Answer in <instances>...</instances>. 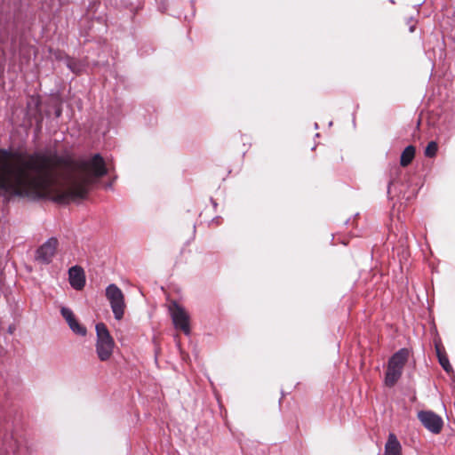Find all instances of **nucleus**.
I'll return each mask as SVG.
<instances>
[{
  "mask_svg": "<svg viewBox=\"0 0 455 455\" xmlns=\"http://www.w3.org/2000/svg\"><path fill=\"white\" fill-rule=\"evenodd\" d=\"M106 297L110 304L115 318L118 321L121 320L124 317L126 307L123 291L119 287L112 283L106 288Z\"/></svg>",
  "mask_w": 455,
  "mask_h": 455,
  "instance_id": "obj_4",
  "label": "nucleus"
},
{
  "mask_svg": "<svg viewBox=\"0 0 455 455\" xmlns=\"http://www.w3.org/2000/svg\"><path fill=\"white\" fill-rule=\"evenodd\" d=\"M58 245L59 241L56 237L49 238L36 250V259L49 264L55 255Z\"/></svg>",
  "mask_w": 455,
  "mask_h": 455,
  "instance_id": "obj_7",
  "label": "nucleus"
},
{
  "mask_svg": "<svg viewBox=\"0 0 455 455\" xmlns=\"http://www.w3.org/2000/svg\"><path fill=\"white\" fill-rule=\"evenodd\" d=\"M415 148L413 146H408L404 148V150L402 152L401 157H400V164L402 166H407L409 165L414 156H415Z\"/></svg>",
  "mask_w": 455,
  "mask_h": 455,
  "instance_id": "obj_11",
  "label": "nucleus"
},
{
  "mask_svg": "<svg viewBox=\"0 0 455 455\" xmlns=\"http://www.w3.org/2000/svg\"><path fill=\"white\" fill-rule=\"evenodd\" d=\"M436 354H437L439 363L442 365V367L443 368V370L448 373L451 372L452 368L449 362V359H448L447 355L443 352H442L440 347L437 346H436Z\"/></svg>",
  "mask_w": 455,
  "mask_h": 455,
  "instance_id": "obj_12",
  "label": "nucleus"
},
{
  "mask_svg": "<svg viewBox=\"0 0 455 455\" xmlns=\"http://www.w3.org/2000/svg\"><path fill=\"white\" fill-rule=\"evenodd\" d=\"M106 172L100 155L62 171L55 152L23 154L0 148V192L5 196L66 204L85 196L93 180Z\"/></svg>",
  "mask_w": 455,
  "mask_h": 455,
  "instance_id": "obj_1",
  "label": "nucleus"
},
{
  "mask_svg": "<svg viewBox=\"0 0 455 455\" xmlns=\"http://www.w3.org/2000/svg\"><path fill=\"white\" fill-rule=\"evenodd\" d=\"M95 329L97 356L101 362L108 361L113 355L115 341L104 323H97Z\"/></svg>",
  "mask_w": 455,
  "mask_h": 455,
  "instance_id": "obj_2",
  "label": "nucleus"
},
{
  "mask_svg": "<svg viewBox=\"0 0 455 455\" xmlns=\"http://www.w3.org/2000/svg\"><path fill=\"white\" fill-rule=\"evenodd\" d=\"M170 313L175 327L188 335L190 332L189 316L185 309L176 302H172L170 306Z\"/></svg>",
  "mask_w": 455,
  "mask_h": 455,
  "instance_id": "obj_5",
  "label": "nucleus"
},
{
  "mask_svg": "<svg viewBox=\"0 0 455 455\" xmlns=\"http://www.w3.org/2000/svg\"><path fill=\"white\" fill-rule=\"evenodd\" d=\"M384 455H403L402 445L394 433L388 435Z\"/></svg>",
  "mask_w": 455,
  "mask_h": 455,
  "instance_id": "obj_10",
  "label": "nucleus"
},
{
  "mask_svg": "<svg viewBox=\"0 0 455 455\" xmlns=\"http://www.w3.org/2000/svg\"><path fill=\"white\" fill-rule=\"evenodd\" d=\"M418 418L422 425L431 433L439 434L442 431L443 421L442 418L431 411H421Z\"/></svg>",
  "mask_w": 455,
  "mask_h": 455,
  "instance_id": "obj_6",
  "label": "nucleus"
},
{
  "mask_svg": "<svg viewBox=\"0 0 455 455\" xmlns=\"http://www.w3.org/2000/svg\"><path fill=\"white\" fill-rule=\"evenodd\" d=\"M409 357V350L402 348L395 353L388 361L387 371L385 377V384L392 387L400 379L403 368Z\"/></svg>",
  "mask_w": 455,
  "mask_h": 455,
  "instance_id": "obj_3",
  "label": "nucleus"
},
{
  "mask_svg": "<svg viewBox=\"0 0 455 455\" xmlns=\"http://www.w3.org/2000/svg\"><path fill=\"white\" fill-rule=\"evenodd\" d=\"M60 313L73 332L80 336L86 335V328L76 320L73 311L70 308L62 307Z\"/></svg>",
  "mask_w": 455,
  "mask_h": 455,
  "instance_id": "obj_8",
  "label": "nucleus"
},
{
  "mask_svg": "<svg viewBox=\"0 0 455 455\" xmlns=\"http://www.w3.org/2000/svg\"><path fill=\"white\" fill-rule=\"evenodd\" d=\"M70 285L76 290H82L85 284V275L82 267L75 266L68 270Z\"/></svg>",
  "mask_w": 455,
  "mask_h": 455,
  "instance_id": "obj_9",
  "label": "nucleus"
},
{
  "mask_svg": "<svg viewBox=\"0 0 455 455\" xmlns=\"http://www.w3.org/2000/svg\"><path fill=\"white\" fill-rule=\"evenodd\" d=\"M437 150V143L435 141H430L425 149V156L427 157H434L436 155Z\"/></svg>",
  "mask_w": 455,
  "mask_h": 455,
  "instance_id": "obj_13",
  "label": "nucleus"
},
{
  "mask_svg": "<svg viewBox=\"0 0 455 455\" xmlns=\"http://www.w3.org/2000/svg\"><path fill=\"white\" fill-rule=\"evenodd\" d=\"M413 31H414V27L413 26L410 27V32H413Z\"/></svg>",
  "mask_w": 455,
  "mask_h": 455,
  "instance_id": "obj_14",
  "label": "nucleus"
}]
</instances>
